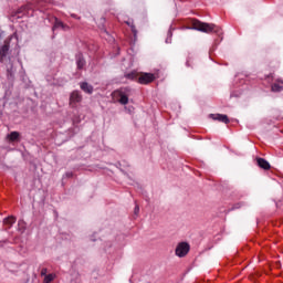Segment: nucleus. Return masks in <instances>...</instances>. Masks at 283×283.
<instances>
[{"instance_id": "nucleus-1", "label": "nucleus", "mask_w": 283, "mask_h": 283, "mask_svg": "<svg viewBox=\"0 0 283 283\" xmlns=\"http://www.w3.org/2000/svg\"><path fill=\"white\" fill-rule=\"evenodd\" d=\"M126 78L137 81L140 85H149V83H154V81H156V75L153 73H138L133 71L126 75Z\"/></svg>"}, {"instance_id": "nucleus-2", "label": "nucleus", "mask_w": 283, "mask_h": 283, "mask_svg": "<svg viewBox=\"0 0 283 283\" xmlns=\"http://www.w3.org/2000/svg\"><path fill=\"white\" fill-rule=\"evenodd\" d=\"M129 96H132V88L122 87L112 93V98L119 105H127L129 103Z\"/></svg>"}, {"instance_id": "nucleus-3", "label": "nucleus", "mask_w": 283, "mask_h": 283, "mask_svg": "<svg viewBox=\"0 0 283 283\" xmlns=\"http://www.w3.org/2000/svg\"><path fill=\"white\" fill-rule=\"evenodd\" d=\"M191 28H188L189 30H198L199 32H206L207 34L211 32H220V28L216 24L205 23L199 20H191Z\"/></svg>"}, {"instance_id": "nucleus-4", "label": "nucleus", "mask_w": 283, "mask_h": 283, "mask_svg": "<svg viewBox=\"0 0 283 283\" xmlns=\"http://www.w3.org/2000/svg\"><path fill=\"white\" fill-rule=\"evenodd\" d=\"M189 249H190L189 243L181 242L177 245L175 253L178 258H185V255L189 253Z\"/></svg>"}, {"instance_id": "nucleus-5", "label": "nucleus", "mask_w": 283, "mask_h": 283, "mask_svg": "<svg viewBox=\"0 0 283 283\" xmlns=\"http://www.w3.org/2000/svg\"><path fill=\"white\" fill-rule=\"evenodd\" d=\"M81 101H83V97L81 96V94L77 91H75L71 94L70 105H72V107H74L75 103H81Z\"/></svg>"}, {"instance_id": "nucleus-6", "label": "nucleus", "mask_w": 283, "mask_h": 283, "mask_svg": "<svg viewBox=\"0 0 283 283\" xmlns=\"http://www.w3.org/2000/svg\"><path fill=\"white\" fill-rule=\"evenodd\" d=\"M211 118L213 120H219L220 123H226V125L229 123V117L227 115L213 114L211 115Z\"/></svg>"}, {"instance_id": "nucleus-7", "label": "nucleus", "mask_w": 283, "mask_h": 283, "mask_svg": "<svg viewBox=\"0 0 283 283\" xmlns=\"http://www.w3.org/2000/svg\"><path fill=\"white\" fill-rule=\"evenodd\" d=\"M256 163L259 167H261V169H265V170L271 169V164H269V161H266V159L264 158H258Z\"/></svg>"}, {"instance_id": "nucleus-8", "label": "nucleus", "mask_w": 283, "mask_h": 283, "mask_svg": "<svg viewBox=\"0 0 283 283\" xmlns=\"http://www.w3.org/2000/svg\"><path fill=\"white\" fill-rule=\"evenodd\" d=\"M283 90V80H277L276 83L272 85V92H282Z\"/></svg>"}, {"instance_id": "nucleus-9", "label": "nucleus", "mask_w": 283, "mask_h": 283, "mask_svg": "<svg viewBox=\"0 0 283 283\" xmlns=\"http://www.w3.org/2000/svg\"><path fill=\"white\" fill-rule=\"evenodd\" d=\"M80 87L86 94H92V92H94V87H92V85L87 84L86 82H83Z\"/></svg>"}, {"instance_id": "nucleus-10", "label": "nucleus", "mask_w": 283, "mask_h": 283, "mask_svg": "<svg viewBox=\"0 0 283 283\" xmlns=\"http://www.w3.org/2000/svg\"><path fill=\"white\" fill-rule=\"evenodd\" d=\"M8 139L11 143H14V140H19V132H12L11 134H9Z\"/></svg>"}, {"instance_id": "nucleus-11", "label": "nucleus", "mask_w": 283, "mask_h": 283, "mask_svg": "<svg viewBox=\"0 0 283 283\" xmlns=\"http://www.w3.org/2000/svg\"><path fill=\"white\" fill-rule=\"evenodd\" d=\"M4 224H7L10 229V227H12L14 224V222H17V218L14 217H9L7 219H4Z\"/></svg>"}, {"instance_id": "nucleus-12", "label": "nucleus", "mask_w": 283, "mask_h": 283, "mask_svg": "<svg viewBox=\"0 0 283 283\" xmlns=\"http://www.w3.org/2000/svg\"><path fill=\"white\" fill-rule=\"evenodd\" d=\"M54 280H56V274L54 273L44 276V283H51L54 282Z\"/></svg>"}, {"instance_id": "nucleus-13", "label": "nucleus", "mask_w": 283, "mask_h": 283, "mask_svg": "<svg viewBox=\"0 0 283 283\" xmlns=\"http://www.w3.org/2000/svg\"><path fill=\"white\" fill-rule=\"evenodd\" d=\"M31 10H32V4H27L24 7H21L19 12H23V14L30 15Z\"/></svg>"}, {"instance_id": "nucleus-14", "label": "nucleus", "mask_w": 283, "mask_h": 283, "mask_svg": "<svg viewBox=\"0 0 283 283\" xmlns=\"http://www.w3.org/2000/svg\"><path fill=\"white\" fill-rule=\"evenodd\" d=\"M8 50H10V46L8 44H4L0 50L1 56H6L8 54Z\"/></svg>"}, {"instance_id": "nucleus-15", "label": "nucleus", "mask_w": 283, "mask_h": 283, "mask_svg": "<svg viewBox=\"0 0 283 283\" xmlns=\"http://www.w3.org/2000/svg\"><path fill=\"white\" fill-rule=\"evenodd\" d=\"M56 28H65V24L61 22V20L55 19V23L53 25V30H56Z\"/></svg>"}, {"instance_id": "nucleus-16", "label": "nucleus", "mask_w": 283, "mask_h": 283, "mask_svg": "<svg viewBox=\"0 0 283 283\" xmlns=\"http://www.w3.org/2000/svg\"><path fill=\"white\" fill-rule=\"evenodd\" d=\"M84 66H85V60L78 59L77 60V67H78V70H83Z\"/></svg>"}, {"instance_id": "nucleus-17", "label": "nucleus", "mask_w": 283, "mask_h": 283, "mask_svg": "<svg viewBox=\"0 0 283 283\" xmlns=\"http://www.w3.org/2000/svg\"><path fill=\"white\" fill-rule=\"evenodd\" d=\"M41 275H48V269H42V271H41Z\"/></svg>"}, {"instance_id": "nucleus-18", "label": "nucleus", "mask_w": 283, "mask_h": 283, "mask_svg": "<svg viewBox=\"0 0 283 283\" xmlns=\"http://www.w3.org/2000/svg\"><path fill=\"white\" fill-rule=\"evenodd\" d=\"M140 211V208L138 206L135 207V213H138Z\"/></svg>"}, {"instance_id": "nucleus-19", "label": "nucleus", "mask_w": 283, "mask_h": 283, "mask_svg": "<svg viewBox=\"0 0 283 283\" xmlns=\"http://www.w3.org/2000/svg\"><path fill=\"white\" fill-rule=\"evenodd\" d=\"M66 176L70 178V177H72V174L67 172Z\"/></svg>"}]
</instances>
